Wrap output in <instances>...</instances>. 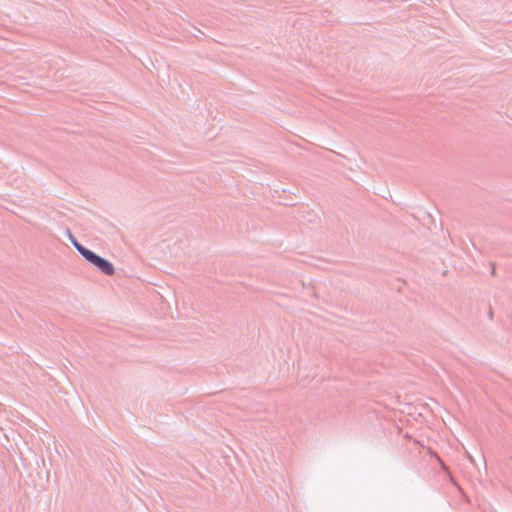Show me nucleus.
I'll list each match as a JSON object with an SVG mask.
<instances>
[{
  "label": "nucleus",
  "instance_id": "1",
  "mask_svg": "<svg viewBox=\"0 0 512 512\" xmlns=\"http://www.w3.org/2000/svg\"><path fill=\"white\" fill-rule=\"evenodd\" d=\"M77 250L84 256L86 260L90 263L94 264L99 270H101L106 275H112L114 273L113 265L105 260L104 258L99 257L92 251L84 248L79 244H75Z\"/></svg>",
  "mask_w": 512,
  "mask_h": 512
}]
</instances>
